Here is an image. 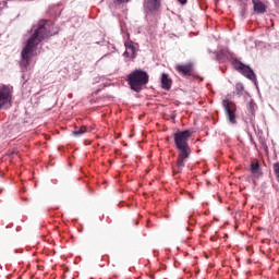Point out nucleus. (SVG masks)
<instances>
[{
    "label": "nucleus",
    "instance_id": "21",
    "mask_svg": "<svg viewBox=\"0 0 279 279\" xmlns=\"http://www.w3.org/2000/svg\"><path fill=\"white\" fill-rule=\"evenodd\" d=\"M123 56H125V58H130V52L125 51Z\"/></svg>",
    "mask_w": 279,
    "mask_h": 279
},
{
    "label": "nucleus",
    "instance_id": "5",
    "mask_svg": "<svg viewBox=\"0 0 279 279\" xmlns=\"http://www.w3.org/2000/svg\"><path fill=\"white\" fill-rule=\"evenodd\" d=\"M13 93L14 88L12 86H0V110L3 108H8V106H11Z\"/></svg>",
    "mask_w": 279,
    "mask_h": 279
},
{
    "label": "nucleus",
    "instance_id": "12",
    "mask_svg": "<svg viewBox=\"0 0 279 279\" xmlns=\"http://www.w3.org/2000/svg\"><path fill=\"white\" fill-rule=\"evenodd\" d=\"M254 3V10L257 14H265L267 8L265 7V3L263 2H256L253 0Z\"/></svg>",
    "mask_w": 279,
    "mask_h": 279
},
{
    "label": "nucleus",
    "instance_id": "6",
    "mask_svg": "<svg viewBox=\"0 0 279 279\" xmlns=\"http://www.w3.org/2000/svg\"><path fill=\"white\" fill-rule=\"evenodd\" d=\"M233 66L239 71V73L244 75V77L251 80V82H254V84H256V74L254 73V70L250 68V65H245V63L239 61L238 59H234Z\"/></svg>",
    "mask_w": 279,
    "mask_h": 279
},
{
    "label": "nucleus",
    "instance_id": "1",
    "mask_svg": "<svg viewBox=\"0 0 279 279\" xmlns=\"http://www.w3.org/2000/svg\"><path fill=\"white\" fill-rule=\"evenodd\" d=\"M50 36H53L51 34L50 21L40 20L37 24L33 25L26 45L21 52L22 66H29V60L34 56V51L38 49V45L46 40V38H50Z\"/></svg>",
    "mask_w": 279,
    "mask_h": 279
},
{
    "label": "nucleus",
    "instance_id": "10",
    "mask_svg": "<svg viewBox=\"0 0 279 279\" xmlns=\"http://www.w3.org/2000/svg\"><path fill=\"white\" fill-rule=\"evenodd\" d=\"M216 60L220 63L228 62L230 60V53L226 50H220L216 54Z\"/></svg>",
    "mask_w": 279,
    "mask_h": 279
},
{
    "label": "nucleus",
    "instance_id": "4",
    "mask_svg": "<svg viewBox=\"0 0 279 279\" xmlns=\"http://www.w3.org/2000/svg\"><path fill=\"white\" fill-rule=\"evenodd\" d=\"M222 108L225 110L227 121H229L231 125H236V105L230 99H223Z\"/></svg>",
    "mask_w": 279,
    "mask_h": 279
},
{
    "label": "nucleus",
    "instance_id": "8",
    "mask_svg": "<svg viewBox=\"0 0 279 279\" xmlns=\"http://www.w3.org/2000/svg\"><path fill=\"white\" fill-rule=\"evenodd\" d=\"M175 71L183 75V77H189L193 75V63L187 64H177Z\"/></svg>",
    "mask_w": 279,
    "mask_h": 279
},
{
    "label": "nucleus",
    "instance_id": "19",
    "mask_svg": "<svg viewBox=\"0 0 279 279\" xmlns=\"http://www.w3.org/2000/svg\"><path fill=\"white\" fill-rule=\"evenodd\" d=\"M3 5H5V1L0 2V12L3 10Z\"/></svg>",
    "mask_w": 279,
    "mask_h": 279
},
{
    "label": "nucleus",
    "instance_id": "14",
    "mask_svg": "<svg viewBox=\"0 0 279 279\" xmlns=\"http://www.w3.org/2000/svg\"><path fill=\"white\" fill-rule=\"evenodd\" d=\"M124 46L132 52L131 58H136V47L134 46V41L128 40L124 43Z\"/></svg>",
    "mask_w": 279,
    "mask_h": 279
},
{
    "label": "nucleus",
    "instance_id": "20",
    "mask_svg": "<svg viewBox=\"0 0 279 279\" xmlns=\"http://www.w3.org/2000/svg\"><path fill=\"white\" fill-rule=\"evenodd\" d=\"M250 141H251L252 145H255V147H256V142L254 141V137H250Z\"/></svg>",
    "mask_w": 279,
    "mask_h": 279
},
{
    "label": "nucleus",
    "instance_id": "9",
    "mask_svg": "<svg viewBox=\"0 0 279 279\" xmlns=\"http://www.w3.org/2000/svg\"><path fill=\"white\" fill-rule=\"evenodd\" d=\"M160 84H161V88H163V90H171L173 80H171V77H169V74L162 73L160 76Z\"/></svg>",
    "mask_w": 279,
    "mask_h": 279
},
{
    "label": "nucleus",
    "instance_id": "3",
    "mask_svg": "<svg viewBox=\"0 0 279 279\" xmlns=\"http://www.w3.org/2000/svg\"><path fill=\"white\" fill-rule=\"evenodd\" d=\"M126 81L131 90L141 93L143 90V86L149 84V74L143 70H135L128 75Z\"/></svg>",
    "mask_w": 279,
    "mask_h": 279
},
{
    "label": "nucleus",
    "instance_id": "13",
    "mask_svg": "<svg viewBox=\"0 0 279 279\" xmlns=\"http://www.w3.org/2000/svg\"><path fill=\"white\" fill-rule=\"evenodd\" d=\"M86 132H88L86 126H81V128L75 126L74 131H72V136L80 138V136H84V134H86Z\"/></svg>",
    "mask_w": 279,
    "mask_h": 279
},
{
    "label": "nucleus",
    "instance_id": "2",
    "mask_svg": "<svg viewBox=\"0 0 279 279\" xmlns=\"http://www.w3.org/2000/svg\"><path fill=\"white\" fill-rule=\"evenodd\" d=\"M191 136H193V133L190 130L178 131L173 134L174 145L179 150L177 167L173 168L174 173H181L185 167L186 159L191 158V146H189Z\"/></svg>",
    "mask_w": 279,
    "mask_h": 279
},
{
    "label": "nucleus",
    "instance_id": "7",
    "mask_svg": "<svg viewBox=\"0 0 279 279\" xmlns=\"http://www.w3.org/2000/svg\"><path fill=\"white\" fill-rule=\"evenodd\" d=\"M161 3L162 0H147L144 3L146 16H149V14H154V12H158V10H160Z\"/></svg>",
    "mask_w": 279,
    "mask_h": 279
},
{
    "label": "nucleus",
    "instance_id": "18",
    "mask_svg": "<svg viewBox=\"0 0 279 279\" xmlns=\"http://www.w3.org/2000/svg\"><path fill=\"white\" fill-rule=\"evenodd\" d=\"M130 0H116V3H128Z\"/></svg>",
    "mask_w": 279,
    "mask_h": 279
},
{
    "label": "nucleus",
    "instance_id": "16",
    "mask_svg": "<svg viewBox=\"0 0 279 279\" xmlns=\"http://www.w3.org/2000/svg\"><path fill=\"white\" fill-rule=\"evenodd\" d=\"M258 169H260V165H258V162H255V163L251 165L252 173H258Z\"/></svg>",
    "mask_w": 279,
    "mask_h": 279
},
{
    "label": "nucleus",
    "instance_id": "15",
    "mask_svg": "<svg viewBox=\"0 0 279 279\" xmlns=\"http://www.w3.org/2000/svg\"><path fill=\"white\" fill-rule=\"evenodd\" d=\"M243 90H245V87H243V84L238 83L235 85V94L238 95V97H243Z\"/></svg>",
    "mask_w": 279,
    "mask_h": 279
},
{
    "label": "nucleus",
    "instance_id": "11",
    "mask_svg": "<svg viewBox=\"0 0 279 279\" xmlns=\"http://www.w3.org/2000/svg\"><path fill=\"white\" fill-rule=\"evenodd\" d=\"M246 108H247V112L251 117H255L256 116V110H258V106L256 105V102H254L253 99H251L247 104H246Z\"/></svg>",
    "mask_w": 279,
    "mask_h": 279
},
{
    "label": "nucleus",
    "instance_id": "17",
    "mask_svg": "<svg viewBox=\"0 0 279 279\" xmlns=\"http://www.w3.org/2000/svg\"><path fill=\"white\" fill-rule=\"evenodd\" d=\"M180 5H186L189 3V0H177Z\"/></svg>",
    "mask_w": 279,
    "mask_h": 279
}]
</instances>
